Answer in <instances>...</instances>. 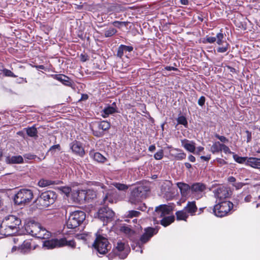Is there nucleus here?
<instances>
[{"instance_id":"60","label":"nucleus","mask_w":260,"mask_h":260,"mask_svg":"<svg viewBox=\"0 0 260 260\" xmlns=\"http://www.w3.org/2000/svg\"><path fill=\"white\" fill-rule=\"evenodd\" d=\"M56 148H57V149H59V148H60V146H59V144L54 145L50 147V148L49 150H50V151H52L53 150H54V149H56Z\"/></svg>"},{"instance_id":"55","label":"nucleus","mask_w":260,"mask_h":260,"mask_svg":"<svg viewBox=\"0 0 260 260\" xmlns=\"http://www.w3.org/2000/svg\"><path fill=\"white\" fill-rule=\"evenodd\" d=\"M243 185L244 184L242 182H237L233 184V185L235 186L237 189L241 188L243 187Z\"/></svg>"},{"instance_id":"43","label":"nucleus","mask_w":260,"mask_h":260,"mask_svg":"<svg viewBox=\"0 0 260 260\" xmlns=\"http://www.w3.org/2000/svg\"><path fill=\"white\" fill-rule=\"evenodd\" d=\"M112 8V10L116 12H123L125 10L124 7L119 4H115Z\"/></svg>"},{"instance_id":"23","label":"nucleus","mask_w":260,"mask_h":260,"mask_svg":"<svg viewBox=\"0 0 260 260\" xmlns=\"http://www.w3.org/2000/svg\"><path fill=\"white\" fill-rule=\"evenodd\" d=\"M134 49V48L132 46H126L124 45H120L117 51L116 55L120 58H122V56L124 53L131 52Z\"/></svg>"},{"instance_id":"44","label":"nucleus","mask_w":260,"mask_h":260,"mask_svg":"<svg viewBox=\"0 0 260 260\" xmlns=\"http://www.w3.org/2000/svg\"><path fill=\"white\" fill-rule=\"evenodd\" d=\"M140 215V212L135 210H131L127 212V216L129 218L134 217H138Z\"/></svg>"},{"instance_id":"22","label":"nucleus","mask_w":260,"mask_h":260,"mask_svg":"<svg viewBox=\"0 0 260 260\" xmlns=\"http://www.w3.org/2000/svg\"><path fill=\"white\" fill-rule=\"evenodd\" d=\"M182 146L188 151L194 153L196 150V143L193 141H189L187 139L182 140Z\"/></svg>"},{"instance_id":"27","label":"nucleus","mask_w":260,"mask_h":260,"mask_svg":"<svg viewBox=\"0 0 260 260\" xmlns=\"http://www.w3.org/2000/svg\"><path fill=\"white\" fill-rule=\"evenodd\" d=\"M198 208L196 205L195 201L188 202L184 208V210L187 213H189L191 215H194L195 212L197 211Z\"/></svg>"},{"instance_id":"24","label":"nucleus","mask_w":260,"mask_h":260,"mask_svg":"<svg viewBox=\"0 0 260 260\" xmlns=\"http://www.w3.org/2000/svg\"><path fill=\"white\" fill-rule=\"evenodd\" d=\"M177 186L179 188L181 195L183 197H187L189 191H191V186L186 183L178 182Z\"/></svg>"},{"instance_id":"15","label":"nucleus","mask_w":260,"mask_h":260,"mask_svg":"<svg viewBox=\"0 0 260 260\" xmlns=\"http://www.w3.org/2000/svg\"><path fill=\"white\" fill-rule=\"evenodd\" d=\"M225 39L224 35L221 30L220 32L216 34L215 37H207L206 40L203 42L204 43H213L216 42L218 45H221L224 43Z\"/></svg>"},{"instance_id":"12","label":"nucleus","mask_w":260,"mask_h":260,"mask_svg":"<svg viewBox=\"0 0 260 260\" xmlns=\"http://www.w3.org/2000/svg\"><path fill=\"white\" fill-rule=\"evenodd\" d=\"M206 189V186L202 183H195L191 186V193L192 196L197 199L203 197V192Z\"/></svg>"},{"instance_id":"46","label":"nucleus","mask_w":260,"mask_h":260,"mask_svg":"<svg viewBox=\"0 0 260 260\" xmlns=\"http://www.w3.org/2000/svg\"><path fill=\"white\" fill-rule=\"evenodd\" d=\"M114 185L119 190H125L128 188V186L127 185L119 183H116L114 184Z\"/></svg>"},{"instance_id":"45","label":"nucleus","mask_w":260,"mask_h":260,"mask_svg":"<svg viewBox=\"0 0 260 260\" xmlns=\"http://www.w3.org/2000/svg\"><path fill=\"white\" fill-rule=\"evenodd\" d=\"M60 240H63L65 241L64 242V243L62 245V246L67 245L69 247L74 248L76 246L75 242L73 240H71V241H68L65 238H61V239H60Z\"/></svg>"},{"instance_id":"13","label":"nucleus","mask_w":260,"mask_h":260,"mask_svg":"<svg viewBox=\"0 0 260 260\" xmlns=\"http://www.w3.org/2000/svg\"><path fill=\"white\" fill-rule=\"evenodd\" d=\"M65 241L63 240L52 239L45 240L43 242V247L47 249H53L56 247H62Z\"/></svg>"},{"instance_id":"14","label":"nucleus","mask_w":260,"mask_h":260,"mask_svg":"<svg viewBox=\"0 0 260 260\" xmlns=\"http://www.w3.org/2000/svg\"><path fill=\"white\" fill-rule=\"evenodd\" d=\"M173 209L171 206L166 205H160L155 208V216H158L159 217L169 215L172 211Z\"/></svg>"},{"instance_id":"52","label":"nucleus","mask_w":260,"mask_h":260,"mask_svg":"<svg viewBox=\"0 0 260 260\" xmlns=\"http://www.w3.org/2000/svg\"><path fill=\"white\" fill-rule=\"evenodd\" d=\"M222 150H223V151L225 153H232V152L231 151L229 147H228L227 146H226L225 145L223 144H221V151Z\"/></svg>"},{"instance_id":"4","label":"nucleus","mask_w":260,"mask_h":260,"mask_svg":"<svg viewBox=\"0 0 260 260\" xmlns=\"http://www.w3.org/2000/svg\"><path fill=\"white\" fill-rule=\"evenodd\" d=\"M86 214L82 211H75L70 214L67 222L68 229H74L78 228L85 219Z\"/></svg>"},{"instance_id":"42","label":"nucleus","mask_w":260,"mask_h":260,"mask_svg":"<svg viewBox=\"0 0 260 260\" xmlns=\"http://www.w3.org/2000/svg\"><path fill=\"white\" fill-rule=\"evenodd\" d=\"M128 23L127 21H115L112 22V24L114 26L118 28H120L122 26H126Z\"/></svg>"},{"instance_id":"32","label":"nucleus","mask_w":260,"mask_h":260,"mask_svg":"<svg viewBox=\"0 0 260 260\" xmlns=\"http://www.w3.org/2000/svg\"><path fill=\"white\" fill-rule=\"evenodd\" d=\"M176 215L177 220H186L188 217L187 213L184 209L183 210L177 211L176 213Z\"/></svg>"},{"instance_id":"29","label":"nucleus","mask_w":260,"mask_h":260,"mask_svg":"<svg viewBox=\"0 0 260 260\" xmlns=\"http://www.w3.org/2000/svg\"><path fill=\"white\" fill-rule=\"evenodd\" d=\"M19 250L21 253L24 254L30 251L31 250L30 242L28 240L24 241L20 247Z\"/></svg>"},{"instance_id":"59","label":"nucleus","mask_w":260,"mask_h":260,"mask_svg":"<svg viewBox=\"0 0 260 260\" xmlns=\"http://www.w3.org/2000/svg\"><path fill=\"white\" fill-rule=\"evenodd\" d=\"M246 133L247 134V142H249L251 140V133L248 131H246Z\"/></svg>"},{"instance_id":"11","label":"nucleus","mask_w":260,"mask_h":260,"mask_svg":"<svg viewBox=\"0 0 260 260\" xmlns=\"http://www.w3.org/2000/svg\"><path fill=\"white\" fill-rule=\"evenodd\" d=\"M42 228L43 227L39 223H30L25 226V229L27 234L38 238L42 236L40 234Z\"/></svg>"},{"instance_id":"48","label":"nucleus","mask_w":260,"mask_h":260,"mask_svg":"<svg viewBox=\"0 0 260 260\" xmlns=\"http://www.w3.org/2000/svg\"><path fill=\"white\" fill-rule=\"evenodd\" d=\"M164 156V152L162 150H160L159 151L156 152L154 155V157L156 160L161 159Z\"/></svg>"},{"instance_id":"49","label":"nucleus","mask_w":260,"mask_h":260,"mask_svg":"<svg viewBox=\"0 0 260 260\" xmlns=\"http://www.w3.org/2000/svg\"><path fill=\"white\" fill-rule=\"evenodd\" d=\"M60 190L68 196L71 191V188L68 186H62L60 187Z\"/></svg>"},{"instance_id":"63","label":"nucleus","mask_w":260,"mask_h":260,"mask_svg":"<svg viewBox=\"0 0 260 260\" xmlns=\"http://www.w3.org/2000/svg\"><path fill=\"white\" fill-rule=\"evenodd\" d=\"M148 150L149 151L153 152L155 150V146L154 145H150L149 148Z\"/></svg>"},{"instance_id":"51","label":"nucleus","mask_w":260,"mask_h":260,"mask_svg":"<svg viewBox=\"0 0 260 260\" xmlns=\"http://www.w3.org/2000/svg\"><path fill=\"white\" fill-rule=\"evenodd\" d=\"M214 136L217 139H219L222 142L226 143L228 142V139L223 136H219L217 134H215Z\"/></svg>"},{"instance_id":"39","label":"nucleus","mask_w":260,"mask_h":260,"mask_svg":"<svg viewBox=\"0 0 260 260\" xmlns=\"http://www.w3.org/2000/svg\"><path fill=\"white\" fill-rule=\"evenodd\" d=\"M40 234L42 235L41 237H38L39 239H48L51 236V233L47 230H46L45 228H43L40 232Z\"/></svg>"},{"instance_id":"8","label":"nucleus","mask_w":260,"mask_h":260,"mask_svg":"<svg viewBox=\"0 0 260 260\" xmlns=\"http://www.w3.org/2000/svg\"><path fill=\"white\" fill-rule=\"evenodd\" d=\"M129 249L124 243L120 241H117L114 245L112 253L114 256H117L120 259H124L128 255Z\"/></svg>"},{"instance_id":"19","label":"nucleus","mask_w":260,"mask_h":260,"mask_svg":"<svg viewBox=\"0 0 260 260\" xmlns=\"http://www.w3.org/2000/svg\"><path fill=\"white\" fill-rule=\"evenodd\" d=\"M92 191L90 190L88 191H85L84 190H81L77 191L75 193H74V196H76L75 201L79 203H83L84 201L88 200L87 198L88 194L92 192Z\"/></svg>"},{"instance_id":"9","label":"nucleus","mask_w":260,"mask_h":260,"mask_svg":"<svg viewBox=\"0 0 260 260\" xmlns=\"http://www.w3.org/2000/svg\"><path fill=\"white\" fill-rule=\"evenodd\" d=\"M114 212L108 207L101 208L98 212V218L104 222V224L112 220Z\"/></svg>"},{"instance_id":"37","label":"nucleus","mask_w":260,"mask_h":260,"mask_svg":"<svg viewBox=\"0 0 260 260\" xmlns=\"http://www.w3.org/2000/svg\"><path fill=\"white\" fill-rule=\"evenodd\" d=\"M234 160L238 163L239 164H245L246 165V161L248 158L247 157H240L237 155H234L233 156Z\"/></svg>"},{"instance_id":"31","label":"nucleus","mask_w":260,"mask_h":260,"mask_svg":"<svg viewBox=\"0 0 260 260\" xmlns=\"http://www.w3.org/2000/svg\"><path fill=\"white\" fill-rule=\"evenodd\" d=\"M0 71L3 72V75L5 77H14V78L17 77L11 71L5 68L3 65H2L0 67Z\"/></svg>"},{"instance_id":"18","label":"nucleus","mask_w":260,"mask_h":260,"mask_svg":"<svg viewBox=\"0 0 260 260\" xmlns=\"http://www.w3.org/2000/svg\"><path fill=\"white\" fill-rule=\"evenodd\" d=\"M70 148L75 154L80 156H83L85 154L84 148L80 142L74 141L70 144Z\"/></svg>"},{"instance_id":"17","label":"nucleus","mask_w":260,"mask_h":260,"mask_svg":"<svg viewBox=\"0 0 260 260\" xmlns=\"http://www.w3.org/2000/svg\"><path fill=\"white\" fill-rule=\"evenodd\" d=\"M98 128L101 129L102 132L98 131L92 129L93 134L98 137H102L103 135V132L109 129L110 127V123L107 121H102L97 123Z\"/></svg>"},{"instance_id":"54","label":"nucleus","mask_w":260,"mask_h":260,"mask_svg":"<svg viewBox=\"0 0 260 260\" xmlns=\"http://www.w3.org/2000/svg\"><path fill=\"white\" fill-rule=\"evenodd\" d=\"M205 100H206L205 97L204 96H202L198 100V104L200 106H203L205 104Z\"/></svg>"},{"instance_id":"41","label":"nucleus","mask_w":260,"mask_h":260,"mask_svg":"<svg viewBox=\"0 0 260 260\" xmlns=\"http://www.w3.org/2000/svg\"><path fill=\"white\" fill-rule=\"evenodd\" d=\"M222 47H219L217 48V51L219 53H224L228 51L229 44L226 42H224V43L222 45Z\"/></svg>"},{"instance_id":"28","label":"nucleus","mask_w":260,"mask_h":260,"mask_svg":"<svg viewBox=\"0 0 260 260\" xmlns=\"http://www.w3.org/2000/svg\"><path fill=\"white\" fill-rule=\"evenodd\" d=\"M246 165L253 168L260 169V158L256 157H249L246 161Z\"/></svg>"},{"instance_id":"26","label":"nucleus","mask_w":260,"mask_h":260,"mask_svg":"<svg viewBox=\"0 0 260 260\" xmlns=\"http://www.w3.org/2000/svg\"><path fill=\"white\" fill-rule=\"evenodd\" d=\"M52 77L65 85L69 86H71L72 85V82L70 79L64 75H52Z\"/></svg>"},{"instance_id":"50","label":"nucleus","mask_w":260,"mask_h":260,"mask_svg":"<svg viewBox=\"0 0 260 260\" xmlns=\"http://www.w3.org/2000/svg\"><path fill=\"white\" fill-rule=\"evenodd\" d=\"M120 231L125 234H131L132 232V230L130 228L126 226H122L120 228Z\"/></svg>"},{"instance_id":"62","label":"nucleus","mask_w":260,"mask_h":260,"mask_svg":"<svg viewBox=\"0 0 260 260\" xmlns=\"http://www.w3.org/2000/svg\"><path fill=\"white\" fill-rule=\"evenodd\" d=\"M251 196L250 195H247L244 198L245 202H249L251 201Z\"/></svg>"},{"instance_id":"35","label":"nucleus","mask_w":260,"mask_h":260,"mask_svg":"<svg viewBox=\"0 0 260 260\" xmlns=\"http://www.w3.org/2000/svg\"><path fill=\"white\" fill-rule=\"evenodd\" d=\"M93 158L95 160L100 162H104L106 159V158L99 152H94L93 155Z\"/></svg>"},{"instance_id":"38","label":"nucleus","mask_w":260,"mask_h":260,"mask_svg":"<svg viewBox=\"0 0 260 260\" xmlns=\"http://www.w3.org/2000/svg\"><path fill=\"white\" fill-rule=\"evenodd\" d=\"M178 124L183 125L185 127H187L188 122L186 118L184 116H180L177 119Z\"/></svg>"},{"instance_id":"25","label":"nucleus","mask_w":260,"mask_h":260,"mask_svg":"<svg viewBox=\"0 0 260 260\" xmlns=\"http://www.w3.org/2000/svg\"><path fill=\"white\" fill-rule=\"evenodd\" d=\"M5 161L8 164H17L23 162V158L21 155L8 156L5 158Z\"/></svg>"},{"instance_id":"3","label":"nucleus","mask_w":260,"mask_h":260,"mask_svg":"<svg viewBox=\"0 0 260 260\" xmlns=\"http://www.w3.org/2000/svg\"><path fill=\"white\" fill-rule=\"evenodd\" d=\"M148 190L147 187L142 185L134 187L129 195V203L133 205L139 204L146 198Z\"/></svg>"},{"instance_id":"34","label":"nucleus","mask_w":260,"mask_h":260,"mask_svg":"<svg viewBox=\"0 0 260 260\" xmlns=\"http://www.w3.org/2000/svg\"><path fill=\"white\" fill-rule=\"evenodd\" d=\"M117 32V30L114 27H109L104 32V36L106 38L111 37Z\"/></svg>"},{"instance_id":"21","label":"nucleus","mask_w":260,"mask_h":260,"mask_svg":"<svg viewBox=\"0 0 260 260\" xmlns=\"http://www.w3.org/2000/svg\"><path fill=\"white\" fill-rule=\"evenodd\" d=\"M118 112L117 107L116 103L114 102L111 106L105 108L102 111V115L103 117L106 118L109 115Z\"/></svg>"},{"instance_id":"61","label":"nucleus","mask_w":260,"mask_h":260,"mask_svg":"<svg viewBox=\"0 0 260 260\" xmlns=\"http://www.w3.org/2000/svg\"><path fill=\"white\" fill-rule=\"evenodd\" d=\"M188 160L190 161H191L192 162H194L196 161V157L192 155H189L188 156Z\"/></svg>"},{"instance_id":"53","label":"nucleus","mask_w":260,"mask_h":260,"mask_svg":"<svg viewBox=\"0 0 260 260\" xmlns=\"http://www.w3.org/2000/svg\"><path fill=\"white\" fill-rule=\"evenodd\" d=\"M23 157L25 159L31 160V159H34L37 157V156L36 155L30 154V153H27L23 155Z\"/></svg>"},{"instance_id":"10","label":"nucleus","mask_w":260,"mask_h":260,"mask_svg":"<svg viewBox=\"0 0 260 260\" xmlns=\"http://www.w3.org/2000/svg\"><path fill=\"white\" fill-rule=\"evenodd\" d=\"M157 233V230L155 228L151 227L147 228L145 229L144 233L141 236L140 241L138 242L139 245L138 249H140V252L142 253L143 250L141 248V245L147 242L150 239Z\"/></svg>"},{"instance_id":"57","label":"nucleus","mask_w":260,"mask_h":260,"mask_svg":"<svg viewBox=\"0 0 260 260\" xmlns=\"http://www.w3.org/2000/svg\"><path fill=\"white\" fill-rule=\"evenodd\" d=\"M165 69L167 71H177L178 69L174 67L167 66L165 68Z\"/></svg>"},{"instance_id":"56","label":"nucleus","mask_w":260,"mask_h":260,"mask_svg":"<svg viewBox=\"0 0 260 260\" xmlns=\"http://www.w3.org/2000/svg\"><path fill=\"white\" fill-rule=\"evenodd\" d=\"M201 159L202 160H204L205 161H209L211 158V155L209 154L207 156H201L200 157Z\"/></svg>"},{"instance_id":"1","label":"nucleus","mask_w":260,"mask_h":260,"mask_svg":"<svg viewBox=\"0 0 260 260\" xmlns=\"http://www.w3.org/2000/svg\"><path fill=\"white\" fill-rule=\"evenodd\" d=\"M21 223V219L17 216H6L0 224V234L6 236L14 235L18 232Z\"/></svg>"},{"instance_id":"47","label":"nucleus","mask_w":260,"mask_h":260,"mask_svg":"<svg viewBox=\"0 0 260 260\" xmlns=\"http://www.w3.org/2000/svg\"><path fill=\"white\" fill-rule=\"evenodd\" d=\"M178 151H181L180 153L177 154L175 155V158L177 160H183L186 157V154L183 152L182 150H179Z\"/></svg>"},{"instance_id":"20","label":"nucleus","mask_w":260,"mask_h":260,"mask_svg":"<svg viewBox=\"0 0 260 260\" xmlns=\"http://www.w3.org/2000/svg\"><path fill=\"white\" fill-rule=\"evenodd\" d=\"M117 196V192L115 189L108 190L103 199V201L104 203H106L107 201L110 203L116 202Z\"/></svg>"},{"instance_id":"6","label":"nucleus","mask_w":260,"mask_h":260,"mask_svg":"<svg viewBox=\"0 0 260 260\" xmlns=\"http://www.w3.org/2000/svg\"><path fill=\"white\" fill-rule=\"evenodd\" d=\"M233 207V204L228 201H219L213 209L215 215L222 217L228 214Z\"/></svg>"},{"instance_id":"30","label":"nucleus","mask_w":260,"mask_h":260,"mask_svg":"<svg viewBox=\"0 0 260 260\" xmlns=\"http://www.w3.org/2000/svg\"><path fill=\"white\" fill-rule=\"evenodd\" d=\"M175 219L174 216H169L163 218L160 220V224L164 226H167L172 223Z\"/></svg>"},{"instance_id":"40","label":"nucleus","mask_w":260,"mask_h":260,"mask_svg":"<svg viewBox=\"0 0 260 260\" xmlns=\"http://www.w3.org/2000/svg\"><path fill=\"white\" fill-rule=\"evenodd\" d=\"M26 133L30 137H35L37 136V129L34 127H29L26 129Z\"/></svg>"},{"instance_id":"33","label":"nucleus","mask_w":260,"mask_h":260,"mask_svg":"<svg viewBox=\"0 0 260 260\" xmlns=\"http://www.w3.org/2000/svg\"><path fill=\"white\" fill-rule=\"evenodd\" d=\"M221 145L219 142L214 143L210 148V151L214 154L221 152Z\"/></svg>"},{"instance_id":"36","label":"nucleus","mask_w":260,"mask_h":260,"mask_svg":"<svg viewBox=\"0 0 260 260\" xmlns=\"http://www.w3.org/2000/svg\"><path fill=\"white\" fill-rule=\"evenodd\" d=\"M54 184V181L46 179H41L38 182L40 187H45Z\"/></svg>"},{"instance_id":"16","label":"nucleus","mask_w":260,"mask_h":260,"mask_svg":"<svg viewBox=\"0 0 260 260\" xmlns=\"http://www.w3.org/2000/svg\"><path fill=\"white\" fill-rule=\"evenodd\" d=\"M214 194L215 198L219 200V201H223L227 198L230 193L227 188L224 186H220L214 190Z\"/></svg>"},{"instance_id":"58","label":"nucleus","mask_w":260,"mask_h":260,"mask_svg":"<svg viewBox=\"0 0 260 260\" xmlns=\"http://www.w3.org/2000/svg\"><path fill=\"white\" fill-rule=\"evenodd\" d=\"M204 149V148L203 147H202V146H199L198 147H197V151L196 152H194V154H199L202 151H203Z\"/></svg>"},{"instance_id":"7","label":"nucleus","mask_w":260,"mask_h":260,"mask_svg":"<svg viewBox=\"0 0 260 260\" xmlns=\"http://www.w3.org/2000/svg\"><path fill=\"white\" fill-rule=\"evenodd\" d=\"M34 197L33 192L30 189H22L18 191L14 197L15 204L21 205L28 204Z\"/></svg>"},{"instance_id":"5","label":"nucleus","mask_w":260,"mask_h":260,"mask_svg":"<svg viewBox=\"0 0 260 260\" xmlns=\"http://www.w3.org/2000/svg\"><path fill=\"white\" fill-rule=\"evenodd\" d=\"M93 246L101 254H106L111 248L108 239L103 236L98 235V233L96 234V239L93 244Z\"/></svg>"},{"instance_id":"64","label":"nucleus","mask_w":260,"mask_h":260,"mask_svg":"<svg viewBox=\"0 0 260 260\" xmlns=\"http://www.w3.org/2000/svg\"><path fill=\"white\" fill-rule=\"evenodd\" d=\"M228 181L230 182L235 183L236 181V178L233 176H231L228 178Z\"/></svg>"},{"instance_id":"2","label":"nucleus","mask_w":260,"mask_h":260,"mask_svg":"<svg viewBox=\"0 0 260 260\" xmlns=\"http://www.w3.org/2000/svg\"><path fill=\"white\" fill-rule=\"evenodd\" d=\"M56 198L57 195L55 192L48 190L42 192L36 200L35 203L39 208H46L53 204Z\"/></svg>"}]
</instances>
